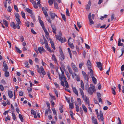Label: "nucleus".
Segmentation results:
<instances>
[{
    "label": "nucleus",
    "instance_id": "obj_1",
    "mask_svg": "<svg viewBox=\"0 0 124 124\" xmlns=\"http://www.w3.org/2000/svg\"><path fill=\"white\" fill-rule=\"evenodd\" d=\"M36 66L37 68V70L38 72L40 74L42 73L43 75H45L46 74V72L44 71L43 67L41 66L40 68L38 65H37Z\"/></svg>",
    "mask_w": 124,
    "mask_h": 124
},
{
    "label": "nucleus",
    "instance_id": "obj_2",
    "mask_svg": "<svg viewBox=\"0 0 124 124\" xmlns=\"http://www.w3.org/2000/svg\"><path fill=\"white\" fill-rule=\"evenodd\" d=\"M82 73L85 79L88 82L90 76L88 74L87 75L86 73L84 71H82Z\"/></svg>",
    "mask_w": 124,
    "mask_h": 124
},
{
    "label": "nucleus",
    "instance_id": "obj_3",
    "mask_svg": "<svg viewBox=\"0 0 124 124\" xmlns=\"http://www.w3.org/2000/svg\"><path fill=\"white\" fill-rule=\"evenodd\" d=\"M42 9L43 12L44 13V14L45 15L46 17H46L48 16V14L47 12L46 11L48 10V9L46 7H43L42 8Z\"/></svg>",
    "mask_w": 124,
    "mask_h": 124
},
{
    "label": "nucleus",
    "instance_id": "obj_4",
    "mask_svg": "<svg viewBox=\"0 0 124 124\" xmlns=\"http://www.w3.org/2000/svg\"><path fill=\"white\" fill-rule=\"evenodd\" d=\"M56 39L59 40L61 41L62 43L64 42V41H63V38L60 36H58L56 35Z\"/></svg>",
    "mask_w": 124,
    "mask_h": 124
},
{
    "label": "nucleus",
    "instance_id": "obj_5",
    "mask_svg": "<svg viewBox=\"0 0 124 124\" xmlns=\"http://www.w3.org/2000/svg\"><path fill=\"white\" fill-rule=\"evenodd\" d=\"M88 69L90 71L87 74L89 76L90 75L91 78L94 77L93 71L91 69Z\"/></svg>",
    "mask_w": 124,
    "mask_h": 124
},
{
    "label": "nucleus",
    "instance_id": "obj_6",
    "mask_svg": "<svg viewBox=\"0 0 124 124\" xmlns=\"http://www.w3.org/2000/svg\"><path fill=\"white\" fill-rule=\"evenodd\" d=\"M99 120L100 121L101 120L102 121V124H104V118L103 115H98L97 116Z\"/></svg>",
    "mask_w": 124,
    "mask_h": 124
},
{
    "label": "nucleus",
    "instance_id": "obj_7",
    "mask_svg": "<svg viewBox=\"0 0 124 124\" xmlns=\"http://www.w3.org/2000/svg\"><path fill=\"white\" fill-rule=\"evenodd\" d=\"M96 64L98 67L99 68L100 70H101L102 69V64L100 62H97Z\"/></svg>",
    "mask_w": 124,
    "mask_h": 124
},
{
    "label": "nucleus",
    "instance_id": "obj_8",
    "mask_svg": "<svg viewBox=\"0 0 124 124\" xmlns=\"http://www.w3.org/2000/svg\"><path fill=\"white\" fill-rule=\"evenodd\" d=\"M3 66L4 67V69H3L4 71H7L8 69V67L7 65L6 62L4 61L3 62Z\"/></svg>",
    "mask_w": 124,
    "mask_h": 124
},
{
    "label": "nucleus",
    "instance_id": "obj_9",
    "mask_svg": "<svg viewBox=\"0 0 124 124\" xmlns=\"http://www.w3.org/2000/svg\"><path fill=\"white\" fill-rule=\"evenodd\" d=\"M38 50L39 53L41 54L42 53V51H43L44 52H46L45 50L44 49L43 47H39L38 48Z\"/></svg>",
    "mask_w": 124,
    "mask_h": 124
},
{
    "label": "nucleus",
    "instance_id": "obj_10",
    "mask_svg": "<svg viewBox=\"0 0 124 124\" xmlns=\"http://www.w3.org/2000/svg\"><path fill=\"white\" fill-rule=\"evenodd\" d=\"M87 65L88 69H91V68L92 67V64L90 60H88L87 61Z\"/></svg>",
    "mask_w": 124,
    "mask_h": 124
},
{
    "label": "nucleus",
    "instance_id": "obj_11",
    "mask_svg": "<svg viewBox=\"0 0 124 124\" xmlns=\"http://www.w3.org/2000/svg\"><path fill=\"white\" fill-rule=\"evenodd\" d=\"M95 90L93 89L92 88L89 87L88 89V91L90 94H92Z\"/></svg>",
    "mask_w": 124,
    "mask_h": 124
},
{
    "label": "nucleus",
    "instance_id": "obj_12",
    "mask_svg": "<svg viewBox=\"0 0 124 124\" xmlns=\"http://www.w3.org/2000/svg\"><path fill=\"white\" fill-rule=\"evenodd\" d=\"M51 26L52 29V31L54 33L56 34V32L55 31H56V28L55 26L51 24Z\"/></svg>",
    "mask_w": 124,
    "mask_h": 124
},
{
    "label": "nucleus",
    "instance_id": "obj_13",
    "mask_svg": "<svg viewBox=\"0 0 124 124\" xmlns=\"http://www.w3.org/2000/svg\"><path fill=\"white\" fill-rule=\"evenodd\" d=\"M49 40L52 47L54 50H55V48L54 46V42H53L51 39H49Z\"/></svg>",
    "mask_w": 124,
    "mask_h": 124
},
{
    "label": "nucleus",
    "instance_id": "obj_14",
    "mask_svg": "<svg viewBox=\"0 0 124 124\" xmlns=\"http://www.w3.org/2000/svg\"><path fill=\"white\" fill-rule=\"evenodd\" d=\"M60 55L59 56L60 58L62 61H63L65 59V57L63 53H61L60 51Z\"/></svg>",
    "mask_w": 124,
    "mask_h": 124
},
{
    "label": "nucleus",
    "instance_id": "obj_15",
    "mask_svg": "<svg viewBox=\"0 0 124 124\" xmlns=\"http://www.w3.org/2000/svg\"><path fill=\"white\" fill-rule=\"evenodd\" d=\"M49 14L51 16V17L52 19H54L55 16V13H53L52 12H50L49 13Z\"/></svg>",
    "mask_w": 124,
    "mask_h": 124
},
{
    "label": "nucleus",
    "instance_id": "obj_16",
    "mask_svg": "<svg viewBox=\"0 0 124 124\" xmlns=\"http://www.w3.org/2000/svg\"><path fill=\"white\" fill-rule=\"evenodd\" d=\"M31 114H33L34 116V117L35 118H37V117L36 115V112L34 111L33 109H32L31 112Z\"/></svg>",
    "mask_w": 124,
    "mask_h": 124
},
{
    "label": "nucleus",
    "instance_id": "obj_17",
    "mask_svg": "<svg viewBox=\"0 0 124 124\" xmlns=\"http://www.w3.org/2000/svg\"><path fill=\"white\" fill-rule=\"evenodd\" d=\"M92 119L93 120V123L94 124H98L97 120L95 118L94 116H92Z\"/></svg>",
    "mask_w": 124,
    "mask_h": 124
},
{
    "label": "nucleus",
    "instance_id": "obj_18",
    "mask_svg": "<svg viewBox=\"0 0 124 124\" xmlns=\"http://www.w3.org/2000/svg\"><path fill=\"white\" fill-rule=\"evenodd\" d=\"M52 59L53 60H54V62L55 63H57V60L56 59V58L55 56V55L54 54H53L52 55Z\"/></svg>",
    "mask_w": 124,
    "mask_h": 124
},
{
    "label": "nucleus",
    "instance_id": "obj_19",
    "mask_svg": "<svg viewBox=\"0 0 124 124\" xmlns=\"http://www.w3.org/2000/svg\"><path fill=\"white\" fill-rule=\"evenodd\" d=\"M72 88L75 94L78 96V91L75 87H72Z\"/></svg>",
    "mask_w": 124,
    "mask_h": 124
},
{
    "label": "nucleus",
    "instance_id": "obj_20",
    "mask_svg": "<svg viewBox=\"0 0 124 124\" xmlns=\"http://www.w3.org/2000/svg\"><path fill=\"white\" fill-rule=\"evenodd\" d=\"M10 25L11 27H13L14 29H15L16 28V27L14 22H11L10 23Z\"/></svg>",
    "mask_w": 124,
    "mask_h": 124
},
{
    "label": "nucleus",
    "instance_id": "obj_21",
    "mask_svg": "<svg viewBox=\"0 0 124 124\" xmlns=\"http://www.w3.org/2000/svg\"><path fill=\"white\" fill-rule=\"evenodd\" d=\"M39 20L41 25L43 29L44 28V23H43V22L39 18Z\"/></svg>",
    "mask_w": 124,
    "mask_h": 124
},
{
    "label": "nucleus",
    "instance_id": "obj_22",
    "mask_svg": "<svg viewBox=\"0 0 124 124\" xmlns=\"http://www.w3.org/2000/svg\"><path fill=\"white\" fill-rule=\"evenodd\" d=\"M8 96L9 98H12L13 96L12 92L11 91H9L8 92Z\"/></svg>",
    "mask_w": 124,
    "mask_h": 124
},
{
    "label": "nucleus",
    "instance_id": "obj_23",
    "mask_svg": "<svg viewBox=\"0 0 124 124\" xmlns=\"http://www.w3.org/2000/svg\"><path fill=\"white\" fill-rule=\"evenodd\" d=\"M116 89V88L115 86L114 87V88H112L111 90L112 91V93L114 95H115L116 94V92L115 89Z\"/></svg>",
    "mask_w": 124,
    "mask_h": 124
},
{
    "label": "nucleus",
    "instance_id": "obj_24",
    "mask_svg": "<svg viewBox=\"0 0 124 124\" xmlns=\"http://www.w3.org/2000/svg\"><path fill=\"white\" fill-rule=\"evenodd\" d=\"M68 44L71 48L72 49L74 48V46L73 43L69 42V40H68Z\"/></svg>",
    "mask_w": 124,
    "mask_h": 124
},
{
    "label": "nucleus",
    "instance_id": "obj_25",
    "mask_svg": "<svg viewBox=\"0 0 124 124\" xmlns=\"http://www.w3.org/2000/svg\"><path fill=\"white\" fill-rule=\"evenodd\" d=\"M83 109L84 111L86 113L87 112V109L85 106L83 104L82 105Z\"/></svg>",
    "mask_w": 124,
    "mask_h": 124
},
{
    "label": "nucleus",
    "instance_id": "obj_26",
    "mask_svg": "<svg viewBox=\"0 0 124 124\" xmlns=\"http://www.w3.org/2000/svg\"><path fill=\"white\" fill-rule=\"evenodd\" d=\"M3 23L4 24L6 27L8 26V22L5 20H3Z\"/></svg>",
    "mask_w": 124,
    "mask_h": 124
},
{
    "label": "nucleus",
    "instance_id": "obj_27",
    "mask_svg": "<svg viewBox=\"0 0 124 124\" xmlns=\"http://www.w3.org/2000/svg\"><path fill=\"white\" fill-rule=\"evenodd\" d=\"M91 78H92L93 82L94 83V84H96L97 83L96 79L94 77H93Z\"/></svg>",
    "mask_w": 124,
    "mask_h": 124
},
{
    "label": "nucleus",
    "instance_id": "obj_28",
    "mask_svg": "<svg viewBox=\"0 0 124 124\" xmlns=\"http://www.w3.org/2000/svg\"><path fill=\"white\" fill-rule=\"evenodd\" d=\"M32 3L33 6L35 8H38V6L36 4V3H37L36 2V1H35L34 2H33Z\"/></svg>",
    "mask_w": 124,
    "mask_h": 124
},
{
    "label": "nucleus",
    "instance_id": "obj_29",
    "mask_svg": "<svg viewBox=\"0 0 124 124\" xmlns=\"http://www.w3.org/2000/svg\"><path fill=\"white\" fill-rule=\"evenodd\" d=\"M26 10L28 12L30 13L31 15L32 14V11L31 10L28 8L26 9Z\"/></svg>",
    "mask_w": 124,
    "mask_h": 124
},
{
    "label": "nucleus",
    "instance_id": "obj_30",
    "mask_svg": "<svg viewBox=\"0 0 124 124\" xmlns=\"http://www.w3.org/2000/svg\"><path fill=\"white\" fill-rule=\"evenodd\" d=\"M4 71L5 72V76L6 77H8L9 74V72L7 71Z\"/></svg>",
    "mask_w": 124,
    "mask_h": 124
},
{
    "label": "nucleus",
    "instance_id": "obj_31",
    "mask_svg": "<svg viewBox=\"0 0 124 124\" xmlns=\"http://www.w3.org/2000/svg\"><path fill=\"white\" fill-rule=\"evenodd\" d=\"M81 86L82 89L84 90V83L82 80H81Z\"/></svg>",
    "mask_w": 124,
    "mask_h": 124
},
{
    "label": "nucleus",
    "instance_id": "obj_32",
    "mask_svg": "<svg viewBox=\"0 0 124 124\" xmlns=\"http://www.w3.org/2000/svg\"><path fill=\"white\" fill-rule=\"evenodd\" d=\"M15 49H16V50L17 52L18 53H21L22 51L19 49L17 47L15 46Z\"/></svg>",
    "mask_w": 124,
    "mask_h": 124
},
{
    "label": "nucleus",
    "instance_id": "obj_33",
    "mask_svg": "<svg viewBox=\"0 0 124 124\" xmlns=\"http://www.w3.org/2000/svg\"><path fill=\"white\" fill-rule=\"evenodd\" d=\"M67 68L70 73L71 74H72V72L71 69L69 66Z\"/></svg>",
    "mask_w": 124,
    "mask_h": 124
},
{
    "label": "nucleus",
    "instance_id": "obj_34",
    "mask_svg": "<svg viewBox=\"0 0 124 124\" xmlns=\"http://www.w3.org/2000/svg\"><path fill=\"white\" fill-rule=\"evenodd\" d=\"M44 43L45 44V47L46 48L49 46L48 45L46 39H45V41H44Z\"/></svg>",
    "mask_w": 124,
    "mask_h": 124
},
{
    "label": "nucleus",
    "instance_id": "obj_35",
    "mask_svg": "<svg viewBox=\"0 0 124 124\" xmlns=\"http://www.w3.org/2000/svg\"><path fill=\"white\" fill-rule=\"evenodd\" d=\"M19 118L20 119L21 121L22 122H23V118L21 114H19Z\"/></svg>",
    "mask_w": 124,
    "mask_h": 124
},
{
    "label": "nucleus",
    "instance_id": "obj_36",
    "mask_svg": "<svg viewBox=\"0 0 124 124\" xmlns=\"http://www.w3.org/2000/svg\"><path fill=\"white\" fill-rule=\"evenodd\" d=\"M89 21L90 22L89 24L91 25L94 23V22L92 20L91 18L89 19Z\"/></svg>",
    "mask_w": 124,
    "mask_h": 124
},
{
    "label": "nucleus",
    "instance_id": "obj_37",
    "mask_svg": "<svg viewBox=\"0 0 124 124\" xmlns=\"http://www.w3.org/2000/svg\"><path fill=\"white\" fill-rule=\"evenodd\" d=\"M76 110L77 112H78L79 110V107L78 106V105L76 104Z\"/></svg>",
    "mask_w": 124,
    "mask_h": 124
},
{
    "label": "nucleus",
    "instance_id": "obj_38",
    "mask_svg": "<svg viewBox=\"0 0 124 124\" xmlns=\"http://www.w3.org/2000/svg\"><path fill=\"white\" fill-rule=\"evenodd\" d=\"M61 14L62 17V18L63 19V20L64 21H66V19L65 18V15H64V14Z\"/></svg>",
    "mask_w": 124,
    "mask_h": 124
},
{
    "label": "nucleus",
    "instance_id": "obj_39",
    "mask_svg": "<svg viewBox=\"0 0 124 124\" xmlns=\"http://www.w3.org/2000/svg\"><path fill=\"white\" fill-rule=\"evenodd\" d=\"M14 7L15 9L17 12H18L19 11L18 9V8L17 7V6L15 5H14Z\"/></svg>",
    "mask_w": 124,
    "mask_h": 124
},
{
    "label": "nucleus",
    "instance_id": "obj_40",
    "mask_svg": "<svg viewBox=\"0 0 124 124\" xmlns=\"http://www.w3.org/2000/svg\"><path fill=\"white\" fill-rule=\"evenodd\" d=\"M21 14L23 18L24 19H25V14L24 13V12H23V11H22L21 12Z\"/></svg>",
    "mask_w": 124,
    "mask_h": 124
},
{
    "label": "nucleus",
    "instance_id": "obj_41",
    "mask_svg": "<svg viewBox=\"0 0 124 124\" xmlns=\"http://www.w3.org/2000/svg\"><path fill=\"white\" fill-rule=\"evenodd\" d=\"M49 0L48 3L50 5H51L53 3V0Z\"/></svg>",
    "mask_w": 124,
    "mask_h": 124
},
{
    "label": "nucleus",
    "instance_id": "obj_42",
    "mask_svg": "<svg viewBox=\"0 0 124 124\" xmlns=\"http://www.w3.org/2000/svg\"><path fill=\"white\" fill-rule=\"evenodd\" d=\"M77 25L79 28H80L82 27L80 22H77Z\"/></svg>",
    "mask_w": 124,
    "mask_h": 124
},
{
    "label": "nucleus",
    "instance_id": "obj_43",
    "mask_svg": "<svg viewBox=\"0 0 124 124\" xmlns=\"http://www.w3.org/2000/svg\"><path fill=\"white\" fill-rule=\"evenodd\" d=\"M52 110L54 115L56 116V112L54 108L52 109Z\"/></svg>",
    "mask_w": 124,
    "mask_h": 124
},
{
    "label": "nucleus",
    "instance_id": "obj_44",
    "mask_svg": "<svg viewBox=\"0 0 124 124\" xmlns=\"http://www.w3.org/2000/svg\"><path fill=\"white\" fill-rule=\"evenodd\" d=\"M77 100L78 101V104L79 105H80L81 102V100L80 98H78L77 99Z\"/></svg>",
    "mask_w": 124,
    "mask_h": 124
},
{
    "label": "nucleus",
    "instance_id": "obj_45",
    "mask_svg": "<svg viewBox=\"0 0 124 124\" xmlns=\"http://www.w3.org/2000/svg\"><path fill=\"white\" fill-rule=\"evenodd\" d=\"M12 114L13 119L14 120H15L16 118V116L15 114L13 113H12Z\"/></svg>",
    "mask_w": 124,
    "mask_h": 124
},
{
    "label": "nucleus",
    "instance_id": "obj_46",
    "mask_svg": "<svg viewBox=\"0 0 124 124\" xmlns=\"http://www.w3.org/2000/svg\"><path fill=\"white\" fill-rule=\"evenodd\" d=\"M82 97L83 98V100L84 101H86V100H87V98L86 96H84V95H83L82 96Z\"/></svg>",
    "mask_w": 124,
    "mask_h": 124
},
{
    "label": "nucleus",
    "instance_id": "obj_47",
    "mask_svg": "<svg viewBox=\"0 0 124 124\" xmlns=\"http://www.w3.org/2000/svg\"><path fill=\"white\" fill-rule=\"evenodd\" d=\"M65 83L66 87L67 88H68L69 87V85L68 83L66 80V81H65Z\"/></svg>",
    "mask_w": 124,
    "mask_h": 124
},
{
    "label": "nucleus",
    "instance_id": "obj_48",
    "mask_svg": "<svg viewBox=\"0 0 124 124\" xmlns=\"http://www.w3.org/2000/svg\"><path fill=\"white\" fill-rule=\"evenodd\" d=\"M51 111L50 110H48V109H46V111L45 112V115L46 116H47L48 115V112H50Z\"/></svg>",
    "mask_w": 124,
    "mask_h": 124
},
{
    "label": "nucleus",
    "instance_id": "obj_49",
    "mask_svg": "<svg viewBox=\"0 0 124 124\" xmlns=\"http://www.w3.org/2000/svg\"><path fill=\"white\" fill-rule=\"evenodd\" d=\"M16 21L17 22V23H21V22L20 21L19 17L16 18Z\"/></svg>",
    "mask_w": 124,
    "mask_h": 124
},
{
    "label": "nucleus",
    "instance_id": "obj_50",
    "mask_svg": "<svg viewBox=\"0 0 124 124\" xmlns=\"http://www.w3.org/2000/svg\"><path fill=\"white\" fill-rule=\"evenodd\" d=\"M0 89L2 91L4 90V89L2 85H0Z\"/></svg>",
    "mask_w": 124,
    "mask_h": 124
},
{
    "label": "nucleus",
    "instance_id": "obj_51",
    "mask_svg": "<svg viewBox=\"0 0 124 124\" xmlns=\"http://www.w3.org/2000/svg\"><path fill=\"white\" fill-rule=\"evenodd\" d=\"M66 74L67 77L68 79L69 80L70 79V75L68 72H66Z\"/></svg>",
    "mask_w": 124,
    "mask_h": 124
},
{
    "label": "nucleus",
    "instance_id": "obj_52",
    "mask_svg": "<svg viewBox=\"0 0 124 124\" xmlns=\"http://www.w3.org/2000/svg\"><path fill=\"white\" fill-rule=\"evenodd\" d=\"M70 107L72 109L73 108V105L72 103H70L69 104Z\"/></svg>",
    "mask_w": 124,
    "mask_h": 124
},
{
    "label": "nucleus",
    "instance_id": "obj_53",
    "mask_svg": "<svg viewBox=\"0 0 124 124\" xmlns=\"http://www.w3.org/2000/svg\"><path fill=\"white\" fill-rule=\"evenodd\" d=\"M54 7L56 9L58 8V4L57 3H54Z\"/></svg>",
    "mask_w": 124,
    "mask_h": 124
},
{
    "label": "nucleus",
    "instance_id": "obj_54",
    "mask_svg": "<svg viewBox=\"0 0 124 124\" xmlns=\"http://www.w3.org/2000/svg\"><path fill=\"white\" fill-rule=\"evenodd\" d=\"M24 64L26 65L25 67L26 68H29V66H28L29 64L28 62H27L26 61L25 62Z\"/></svg>",
    "mask_w": 124,
    "mask_h": 124
},
{
    "label": "nucleus",
    "instance_id": "obj_55",
    "mask_svg": "<svg viewBox=\"0 0 124 124\" xmlns=\"http://www.w3.org/2000/svg\"><path fill=\"white\" fill-rule=\"evenodd\" d=\"M66 15L68 16H70L69 12L68 9H66Z\"/></svg>",
    "mask_w": 124,
    "mask_h": 124
},
{
    "label": "nucleus",
    "instance_id": "obj_56",
    "mask_svg": "<svg viewBox=\"0 0 124 124\" xmlns=\"http://www.w3.org/2000/svg\"><path fill=\"white\" fill-rule=\"evenodd\" d=\"M20 23H17L16 24V28L18 29H19L20 28L19 24H20Z\"/></svg>",
    "mask_w": 124,
    "mask_h": 124
},
{
    "label": "nucleus",
    "instance_id": "obj_57",
    "mask_svg": "<svg viewBox=\"0 0 124 124\" xmlns=\"http://www.w3.org/2000/svg\"><path fill=\"white\" fill-rule=\"evenodd\" d=\"M50 67L54 69V65L53 64L51 63H50Z\"/></svg>",
    "mask_w": 124,
    "mask_h": 124
},
{
    "label": "nucleus",
    "instance_id": "obj_58",
    "mask_svg": "<svg viewBox=\"0 0 124 124\" xmlns=\"http://www.w3.org/2000/svg\"><path fill=\"white\" fill-rule=\"evenodd\" d=\"M115 17V15L114 14H112L111 16V20L112 21H113Z\"/></svg>",
    "mask_w": 124,
    "mask_h": 124
},
{
    "label": "nucleus",
    "instance_id": "obj_59",
    "mask_svg": "<svg viewBox=\"0 0 124 124\" xmlns=\"http://www.w3.org/2000/svg\"><path fill=\"white\" fill-rule=\"evenodd\" d=\"M9 12H10L12 11V9L10 6H9L8 7V9L7 10Z\"/></svg>",
    "mask_w": 124,
    "mask_h": 124
},
{
    "label": "nucleus",
    "instance_id": "obj_60",
    "mask_svg": "<svg viewBox=\"0 0 124 124\" xmlns=\"http://www.w3.org/2000/svg\"><path fill=\"white\" fill-rule=\"evenodd\" d=\"M54 92L55 93V94L56 96L57 97H58V92L56 90V89H54Z\"/></svg>",
    "mask_w": 124,
    "mask_h": 124
},
{
    "label": "nucleus",
    "instance_id": "obj_61",
    "mask_svg": "<svg viewBox=\"0 0 124 124\" xmlns=\"http://www.w3.org/2000/svg\"><path fill=\"white\" fill-rule=\"evenodd\" d=\"M1 83L4 85H6V82L3 79H2L1 80Z\"/></svg>",
    "mask_w": 124,
    "mask_h": 124
},
{
    "label": "nucleus",
    "instance_id": "obj_62",
    "mask_svg": "<svg viewBox=\"0 0 124 124\" xmlns=\"http://www.w3.org/2000/svg\"><path fill=\"white\" fill-rule=\"evenodd\" d=\"M80 91L82 96L83 95H84L83 92L82 90L80 88Z\"/></svg>",
    "mask_w": 124,
    "mask_h": 124
},
{
    "label": "nucleus",
    "instance_id": "obj_63",
    "mask_svg": "<svg viewBox=\"0 0 124 124\" xmlns=\"http://www.w3.org/2000/svg\"><path fill=\"white\" fill-rule=\"evenodd\" d=\"M122 54L120 56V57L121 56H122L124 52V48H123L121 49Z\"/></svg>",
    "mask_w": 124,
    "mask_h": 124
},
{
    "label": "nucleus",
    "instance_id": "obj_64",
    "mask_svg": "<svg viewBox=\"0 0 124 124\" xmlns=\"http://www.w3.org/2000/svg\"><path fill=\"white\" fill-rule=\"evenodd\" d=\"M84 63L82 62L79 64V68L80 69H81L82 68V66L84 65Z\"/></svg>",
    "mask_w": 124,
    "mask_h": 124
}]
</instances>
